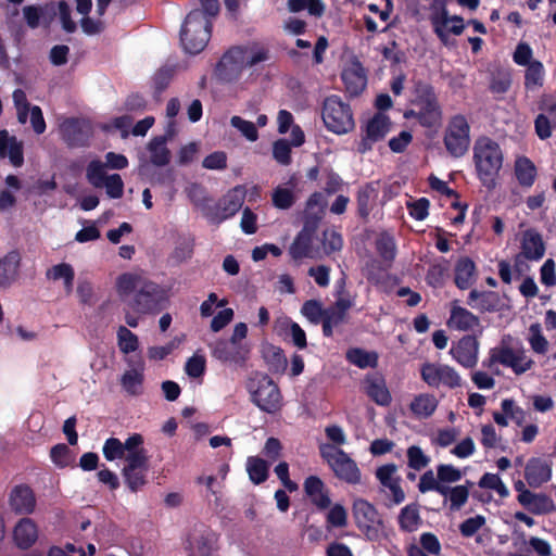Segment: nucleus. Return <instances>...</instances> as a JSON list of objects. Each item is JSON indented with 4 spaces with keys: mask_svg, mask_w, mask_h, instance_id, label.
<instances>
[{
    "mask_svg": "<svg viewBox=\"0 0 556 556\" xmlns=\"http://www.w3.org/2000/svg\"><path fill=\"white\" fill-rule=\"evenodd\" d=\"M121 296L135 293L131 306L140 314H159L168 306L169 290L137 273H124L116 280Z\"/></svg>",
    "mask_w": 556,
    "mask_h": 556,
    "instance_id": "obj_1",
    "label": "nucleus"
},
{
    "mask_svg": "<svg viewBox=\"0 0 556 556\" xmlns=\"http://www.w3.org/2000/svg\"><path fill=\"white\" fill-rule=\"evenodd\" d=\"M409 104L412 108L404 112V118L415 119L427 129H438L442 125L443 109L430 83L422 79L413 80Z\"/></svg>",
    "mask_w": 556,
    "mask_h": 556,
    "instance_id": "obj_2",
    "label": "nucleus"
},
{
    "mask_svg": "<svg viewBox=\"0 0 556 556\" xmlns=\"http://www.w3.org/2000/svg\"><path fill=\"white\" fill-rule=\"evenodd\" d=\"M472 152L477 178L486 190H494L504 162L501 146L492 138L482 136L476 140Z\"/></svg>",
    "mask_w": 556,
    "mask_h": 556,
    "instance_id": "obj_3",
    "label": "nucleus"
},
{
    "mask_svg": "<svg viewBox=\"0 0 556 556\" xmlns=\"http://www.w3.org/2000/svg\"><path fill=\"white\" fill-rule=\"evenodd\" d=\"M250 401L262 412L276 414L282 408V394L278 384L264 372L255 371L247 380Z\"/></svg>",
    "mask_w": 556,
    "mask_h": 556,
    "instance_id": "obj_4",
    "label": "nucleus"
},
{
    "mask_svg": "<svg viewBox=\"0 0 556 556\" xmlns=\"http://www.w3.org/2000/svg\"><path fill=\"white\" fill-rule=\"evenodd\" d=\"M213 23L205 18L199 9L190 11L180 29V41L184 50L189 54H198L206 47Z\"/></svg>",
    "mask_w": 556,
    "mask_h": 556,
    "instance_id": "obj_5",
    "label": "nucleus"
},
{
    "mask_svg": "<svg viewBox=\"0 0 556 556\" xmlns=\"http://www.w3.org/2000/svg\"><path fill=\"white\" fill-rule=\"evenodd\" d=\"M513 61L518 66L525 67L523 89L526 93L539 92L546 81L544 64L533 58V50L526 41H519L513 52Z\"/></svg>",
    "mask_w": 556,
    "mask_h": 556,
    "instance_id": "obj_6",
    "label": "nucleus"
},
{
    "mask_svg": "<svg viewBox=\"0 0 556 556\" xmlns=\"http://www.w3.org/2000/svg\"><path fill=\"white\" fill-rule=\"evenodd\" d=\"M326 437L332 443H321L319 452L321 457L340 479L348 481V454L339 445L345 442V435L341 427L328 426L325 429Z\"/></svg>",
    "mask_w": 556,
    "mask_h": 556,
    "instance_id": "obj_7",
    "label": "nucleus"
},
{
    "mask_svg": "<svg viewBox=\"0 0 556 556\" xmlns=\"http://www.w3.org/2000/svg\"><path fill=\"white\" fill-rule=\"evenodd\" d=\"M470 125L463 114L452 115L446 124L443 143L453 157L464 156L470 147Z\"/></svg>",
    "mask_w": 556,
    "mask_h": 556,
    "instance_id": "obj_8",
    "label": "nucleus"
},
{
    "mask_svg": "<svg viewBox=\"0 0 556 556\" xmlns=\"http://www.w3.org/2000/svg\"><path fill=\"white\" fill-rule=\"evenodd\" d=\"M495 364L511 368L516 375H521L531 369L533 361L526 355L522 349L514 350L502 341L498 346L490 350L489 357L482 363L488 368Z\"/></svg>",
    "mask_w": 556,
    "mask_h": 556,
    "instance_id": "obj_9",
    "label": "nucleus"
},
{
    "mask_svg": "<svg viewBox=\"0 0 556 556\" xmlns=\"http://www.w3.org/2000/svg\"><path fill=\"white\" fill-rule=\"evenodd\" d=\"M353 516L357 529L368 540L376 541L382 530V519L376 507L365 500L353 503Z\"/></svg>",
    "mask_w": 556,
    "mask_h": 556,
    "instance_id": "obj_10",
    "label": "nucleus"
},
{
    "mask_svg": "<svg viewBox=\"0 0 556 556\" xmlns=\"http://www.w3.org/2000/svg\"><path fill=\"white\" fill-rule=\"evenodd\" d=\"M208 346L215 359L240 368L245 367L251 354L248 343H236L229 339H218Z\"/></svg>",
    "mask_w": 556,
    "mask_h": 556,
    "instance_id": "obj_11",
    "label": "nucleus"
},
{
    "mask_svg": "<svg viewBox=\"0 0 556 556\" xmlns=\"http://www.w3.org/2000/svg\"><path fill=\"white\" fill-rule=\"evenodd\" d=\"M245 189L237 186L230 189L218 203L207 207L205 217L214 224H220L224 220L235 216L243 205Z\"/></svg>",
    "mask_w": 556,
    "mask_h": 556,
    "instance_id": "obj_12",
    "label": "nucleus"
},
{
    "mask_svg": "<svg viewBox=\"0 0 556 556\" xmlns=\"http://www.w3.org/2000/svg\"><path fill=\"white\" fill-rule=\"evenodd\" d=\"M248 50L249 48L243 46L230 47L216 64V77L225 83L237 80L245 67L244 55H247Z\"/></svg>",
    "mask_w": 556,
    "mask_h": 556,
    "instance_id": "obj_13",
    "label": "nucleus"
},
{
    "mask_svg": "<svg viewBox=\"0 0 556 556\" xmlns=\"http://www.w3.org/2000/svg\"><path fill=\"white\" fill-rule=\"evenodd\" d=\"M321 117L328 130L338 135L348 131V110L338 96L326 98L323 105Z\"/></svg>",
    "mask_w": 556,
    "mask_h": 556,
    "instance_id": "obj_14",
    "label": "nucleus"
},
{
    "mask_svg": "<svg viewBox=\"0 0 556 556\" xmlns=\"http://www.w3.org/2000/svg\"><path fill=\"white\" fill-rule=\"evenodd\" d=\"M361 390L370 401L379 406H389L392 395L387 387L384 376L379 371L367 372L361 381Z\"/></svg>",
    "mask_w": 556,
    "mask_h": 556,
    "instance_id": "obj_15",
    "label": "nucleus"
},
{
    "mask_svg": "<svg viewBox=\"0 0 556 556\" xmlns=\"http://www.w3.org/2000/svg\"><path fill=\"white\" fill-rule=\"evenodd\" d=\"M479 346L477 337L467 334L453 343L450 354L460 366L471 369L478 364Z\"/></svg>",
    "mask_w": 556,
    "mask_h": 556,
    "instance_id": "obj_16",
    "label": "nucleus"
},
{
    "mask_svg": "<svg viewBox=\"0 0 556 556\" xmlns=\"http://www.w3.org/2000/svg\"><path fill=\"white\" fill-rule=\"evenodd\" d=\"M62 134L68 147H87L92 137V127L84 119L68 118L62 124Z\"/></svg>",
    "mask_w": 556,
    "mask_h": 556,
    "instance_id": "obj_17",
    "label": "nucleus"
},
{
    "mask_svg": "<svg viewBox=\"0 0 556 556\" xmlns=\"http://www.w3.org/2000/svg\"><path fill=\"white\" fill-rule=\"evenodd\" d=\"M545 254V243L539 231L527 229L522 235L521 252L515 257V266L518 269L521 258L540 261Z\"/></svg>",
    "mask_w": 556,
    "mask_h": 556,
    "instance_id": "obj_18",
    "label": "nucleus"
},
{
    "mask_svg": "<svg viewBox=\"0 0 556 556\" xmlns=\"http://www.w3.org/2000/svg\"><path fill=\"white\" fill-rule=\"evenodd\" d=\"M553 463L546 457H531L525 467V480L531 488H540L552 479Z\"/></svg>",
    "mask_w": 556,
    "mask_h": 556,
    "instance_id": "obj_19",
    "label": "nucleus"
},
{
    "mask_svg": "<svg viewBox=\"0 0 556 556\" xmlns=\"http://www.w3.org/2000/svg\"><path fill=\"white\" fill-rule=\"evenodd\" d=\"M317 227H314V222H304L303 228L295 236L293 242L289 248V254L294 261L313 257V239Z\"/></svg>",
    "mask_w": 556,
    "mask_h": 556,
    "instance_id": "obj_20",
    "label": "nucleus"
},
{
    "mask_svg": "<svg viewBox=\"0 0 556 556\" xmlns=\"http://www.w3.org/2000/svg\"><path fill=\"white\" fill-rule=\"evenodd\" d=\"M447 326L458 331H471L480 327V318L469 309L460 306L455 300L451 304Z\"/></svg>",
    "mask_w": 556,
    "mask_h": 556,
    "instance_id": "obj_21",
    "label": "nucleus"
},
{
    "mask_svg": "<svg viewBox=\"0 0 556 556\" xmlns=\"http://www.w3.org/2000/svg\"><path fill=\"white\" fill-rule=\"evenodd\" d=\"M9 503L15 514L30 515L36 507V496L29 485L18 484L12 489Z\"/></svg>",
    "mask_w": 556,
    "mask_h": 556,
    "instance_id": "obj_22",
    "label": "nucleus"
},
{
    "mask_svg": "<svg viewBox=\"0 0 556 556\" xmlns=\"http://www.w3.org/2000/svg\"><path fill=\"white\" fill-rule=\"evenodd\" d=\"M379 197V182L371 181L359 188L356 195V213L363 223L369 220V215L377 206Z\"/></svg>",
    "mask_w": 556,
    "mask_h": 556,
    "instance_id": "obj_23",
    "label": "nucleus"
},
{
    "mask_svg": "<svg viewBox=\"0 0 556 556\" xmlns=\"http://www.w3.org/2000/svg\"><path fill=\"white\" fill-rule=\"evenodd\" d=\"M467 304L480 313H495L502 309V300L495 291L472 289L467 296Z\"/></svg>",
    "mask_w": 556,
    "mask_h": 556,
    "instance_id": "obj_24",
    "label": "nucleus"
},
{
    "mask_svg": "<svg viewBox=\"0 0 556 556\" xmlns=\"http://www.w3.org/2000/svg\"><path fill=\"white\" fill-rule=\"evenodd\" d=\"M348 313V299L340 298L334 304L326 307V313L321 321L323 334L330 338L343 321Z\"/></svg>",
    "mask_w": 556,
    "mask_h": 556,
    "instance_id": "obj_25",
    "label": "nucleus"
},
{
    "mask_svg": "<svg viewBox=\"0 0 556 556\" xmlns=\"http://www.w3.org/2000/svg\"><path fill=\"white\" fill-rule=\"evenodd\" d=\"M304 492L309 498L311 503L316 506L318 510H325L330 507V496L328 491L325 490V484L319 477H307L304 481Z\"/></svg>",
    "mask_w": 556,
    "mask_h": 556,
    "instance_id": "obj_26",
    "label": "nucleus"
},
{
    "mask_svg": "<svg viewBox=\"0 0 556 556\" xmlns=\"http://www.w3.org/2000/svg\"><path fill=\"white\" fill-rule=\"evenodd\" d=\"M432 24L434 33L443 43H446L448 33L458 36L465 28L463 17L457 15L450 17L445 9L442 11L441 16L432 18Z\"/></svg>",
    "mask_w": 556,
    "mask_h": 556,
    "instance_id": "obj_27",
    "label": "nucleus"
},
{
    "mask_svg": "<svg viewBox=\"0 0 556 556\" xmlns=\"http://www.w3.org/2000/svg\"><path fill=\"white\" fill-rule=\"evenodd\" d=\"M454 273V282L459 290H467L476 282L477 266L468 256H462L456 261Z\"/></svg>",
    "mask_w": 556,
    "mask_h": 556,
    "instance_id": "obj_28",
    "label": "nucleus"
},
{
    "mask_svg": "<svg viewBox=\"0 0 556 556\" xmlns=\"http://www.w3.org/2000/svg\"><path fill=\"white\" fill-rule=\"evenodd\" d=\"M9 157L10 163L20 167L24 163L23 144L16 137L10 136L8 130H0V157Z\"/></svg>",
    "mask_w": 556,
    "mask_h": 556,
    "instance_id": "obj_29",
    "label": "nucleus"
},
{
    "mask_svg": "<svg viewBox=\"0 0 556 556\" xmlns=\"http://www.w3.org/2000/svg\"><path fill=\"white\" fill-rule=\"evenodd\" d=\"M519 504L533 515H548L556 510L553 498L545 493H533L531 491L523 496Z\"/></svg>",
    "mask_w": 556,
    "mask_h": 556,
    "instance_id": "obj_30",
    "label": "nucleus"
},
{
    "mask_svg": "<svg viewBox=\"0 0 556 556\" xmlns=\"http://www.w3.org/2000/svg\"><path fill=\"white\" fill-rule=\"evenodd\" d=\"M13 538L18 548H29L38 538L36 523L30 518L21 519L14 528Z\"/></svg>",
    "mask_w": 556,
    "mask_h": 556,
    "instance_id": "obj_31",
    "label": "nucleus"
},
{
    "mask_svg": "<svg viewBox=\"0 0 556 556\" xmlns=\"http://www.w3.org/2000/svg\"><path fill=\"white\" fill-rule=\"evenodd\" d=\"M375 249L384 265V269H390L396 256V243L394 237L387 231L380 232L375 240Z\"/></svg>",
    "mask_w": 556,
    "mask_h": 556,
    "instance_id": "obj_32",
    "label": "nucleus"
},
{
    "mask_svg": "<svg viewBox=\"0 0 556 556\" xmlns=\"http://www.w3.org/2000/svg\"><path fill=\"white\" fill-rule=\"evenodd\" d=\"M262 356L271 374H283L288 367V359L281 348L266 344L262 349Z\"/></svg>",
    "mask_w": 556,
    "mask_h": 556,
    "instance_id": "obj_33",
    "label": "nucleus"
},
{
    "mask_svg": "<svg viewBox=\"0 0 556 556\" xmlns=\"http://www.w3.org/2000/svg\"><path fill=\"white\" fill-rule=\"evenodd\" d=\"M438 404L439 402L433 394L421 393L412 400L409 409L417 419H426L433 415Z\"/></svg>",
    "mask_w": 556,
    "mask_h": 556,
    "instance_id": "obj_34",
    "label": "nucleus"
},
{
    "mask_svg": "<svg viewBox=\"0 0 556 556\" xmlns=\"http://www.w3.org/2000/svg\"><path fill=\"white\" fill-rule=\"evenodd\" d=\"M21 262L20 253L10 251L0 260V287H9L15 279Z\"/></svg>",
    "mask_w": 556,
    "mask_h": 556,
    "instance_id": "obj_35",
    "label": "nucleus"
},
{
    "mask_svg": "<svg viewBox=\"0 0 556 556\" xmlns=\"http://www.w3.org/2000/svg\"><path fill=\"white\" fill-rule=\"evenodd\" d=\"M327 200L324 193L314 192L306 201L304 222H314V227H318L323 219Z\"/></svg>",
    "mask_w": 556,
    "mask_h": 556,
    "instance_id": "obj_36",
    "label": "nucleus"
},
{
    "mask_svg": "<svg viewBox=\"0 0 556 556\" xmlns=\"http://www.w3.org/2000/svg\"><path fill=\"white\" fill-rule=\"evenodd\" d=\"M390 117L384 113L377 112L367 123L366 135L374 141H380L390 131Z\"/></svg>",
    "mask_w": 556,
    "mask_h": 556,
    "instance_id": "obj_37",
    "label": "nucleus"
},
{
    "mask_svg": "<svg viewBox=\"0 0 556 556\" xmlns=\"http://www.w3.org/2000/svg\"><path fill=\"white\" fill-rule=\"evenodd\" d=\"M367 87V71L355 59L350 62V98L361 94Z\"/></svg>",
    "mask_w": 556,
    "mask_h": 556,
    "instance_id": "obj_38",
    "label": "nucleus"
},
{
    "mask_svg": "<svg viewBox=\"0 0 556 556\" xmlns=\"http://www.w3.org/2000/svg\"><path fill=\"white\" fill-rule=\"evenodd\" d=\"M166 139L154 137L148 143L150 162L159 167L166 166L170 162V151L166 147Z\"/></svg>",
    "mask_w": 556,
    "mask_h": 556,
    "instance_id": "obj_39",
    "label": "nucleus"
},
{
    "mask_svg": "<svg viewBox=\"0 0 556 556\" xmlns=\"http://www.w3.org/2000/svg\"><path fill=\"white\" fill-rule=\"evenodd\" d=\"M515 175L520 186L531 187L536 178V167L527 156L518 157L515 163Z\"/></svg>",
    "mask_w": 556,
    "mask_h": 556,
    "instance_id": "obj_40",
    "label": "nucleus"
},
{
    "mask_svg": "<svg viewBox=\"0 0 556 556\" xmlns=\"http://www.w3.org/2000/svg\"><path fill=\"white\" fill-rule=\"evenodd\" d=\"M247 471L254 484H261L268 478L269 464L258 456H249L247 459Z\"/></svg>",
    "mask_w": 556,
    "mask_h": 556,
    "instance_id": "obj_41",
    "label": "nucleus"
},
{
    "mask_svg": "<svg viewBox=\"0 0 556 556\" xmlns=\"http://www.w3.org/2000/svg\"><path fill=\"white\" fill-rule=\"evenodd\" d=\"M421 523L419 509L416 504L404 506L399 515V526L404 532H414Z\"/></svg>",
    "mask_w": 556,
    "mask_h": 556,
    "instance_id": "obj_42",
    "label": "nucleus"
},
{
    "mask_svg": "<svg viewBox=\"0 0 556 556\" xmlns=\"http://www.w3.org/2000/svg\"><path fill=\"white\" fill-rule=\"evenodd\" d=\"M379 355L376 351H366L359 348L350 349V364L361 369L376 368Z\"/></svg>",
    "mask_w": 556,
    "mask_h": 556,
    "instance_id": "obj_43",
    "label": "nucleus"
},
{
    "mask_svg": "<svg viewBox=\"0 0 556 556\" xmlns=\"http://www.w3.org/2000/svg\"><path fill=\"white\" fill-rule=\"evenodd\" d=\"M144 376L141 370L131 369L127 370L121 379V384L123 389L129 395H140L142 393V384H143Z\"/></svg>",
    "mask_w": 556,
    "mask_h": 556,
    "instance_id": "obj_44",
    "label": "nucleus"
},
{
    "mask_svg": "<svg viewBox=\"0 0 556 556\" xmlns=\"http://www.w3.org/2000/svg\"><path fill=\"white\" fill-rule=\"evenodd\" d=\"M470 485H471L470 481H467L466 485H456L453 488L445 485V491H444V493H441V495L444 497L448 496V498L451 501V509L458 510L468 501Z\"/></svg>",
    "mask_w": 556,
    "mask_h": 556,
    "instance_id": "obj_45",
    "label": "nucleus"
},
{
    "mask_svg": "<svg viewBox=\"0 0 556 556\" xmlns=\"http://www.w3.org/2000/svg\"><path fill=\"white\" fill-rule=\"evenodd\" d=\"M105 167V164L100 160L89 162L86 168V178L92 187L97 189L103 188V184H105V179L109 176L106 175Z\"/></svg>",
    "mask_w": 556,
    "mask_h": 556,
    "instance_id": "obj_46",
    "label": "nucleus"
},
{
    "mask_svg": "<svg viewBox=\"0 0 556 556\" xmlns=\"http://www.w3.org/2000/svg\"><path fill=\"white\" fill-rule=\"evenodd\" d=\"M326 307L318 300H307L301 307V314L313 325L321 324Z\"/></svg>",
    "mask_w": 556,
    "mask_h": 556,
    "instance_id": "obj_47",
    "label": "nucleus"
},
{
    "mask_svg": "<svg viewBox=\"0 0 556 556\" xmlns=\"http://www.w3.org/2000/svg\"><path fill=\"white\" fill-rule=\"evenodd\" d=\"M149 469H132L128 470L123 468L122 473L125 484L131 492H138L143 485L147 484V472Z\"/></svg>",
    "mask_w": 556,
    "mask_h": 556,
    "instance_id": "obj_48",
    "label": "nucleus"
},
{
    "mask_svg": "<svg viewBox=\"0 0 556 556\" xmlns=\"http://www.w3.org/2000/svg\"><path fill=\"white\" fill-rule=\"evenodd\" d=\"M118 348L124 354L137 351L139 346L138 337L125 326L117 330Z\"/></svg>",
    "mask_w": 556,
    "mask_h": 556,
    "instance_id": "obj_49",
    "label": "nucleus"
},
{
    "mask_svg": "<svg viewBox=\"0 0 556 556\" xmlns=\"http://www.w3.org/2000/svg\"><path fill=\"white\" fill-rule=\"evenodd\" d=\"M442 369V364L425 363L420 368L421 379L429 387L438 388L441 384Z\"/></svg>",
    "mask_w": 556,
    "mask_h": 556,
    "instance_id": "obj_50",
    "label": "nucleus"
},
{
    "mask_svg": "<svg viewBox=\"0 0 556 556\" xmlns=\"http://www.w3.org/2000/svg\"><path fill=\"white\" fill-rule=\"evenodd\" d=\"M273 205L279 210H289L295 202L292 190L278 186L271 194Z\"/></svg>",
    "mask_w": 556,
    "mask_h": 556,
    "instance_id": "obj_51",
    "label": "nucleus"
},
{
    "mask_svg": "<svg viewBox=\"0 0 556 556\" xmlns=\"http://www.w3.org/2000/svg\"><path fill=\"white\" fill-rule=\"evenodd\" d=\"M206 370V358L204 355L194 353L189 357L185 365L186 374L193 379L200 378L205 374Z\"/></svg>",
    "mask_w": 556,
    "mask_h": 556,
    "instance_id": "obj_52",
    "label": "nucleus"
},
{
    "mask_svg": "<svg viewBox=\"0 0 556 556\" xmlns=\"http://www.w3.org/2000/svg\"><path fill=\"white\" fill-rule=\"evenodd\" d=\"M230 125L238 129L249 141L254 142L258 139V131L254 123L236 115L230 118Z\"/></svg>",
    "mask_w": 556,
    "mask_h": 556,
    "instance_id": "obj_53",
    "label": "nucleus"
},
{
    "mask_svg": "<svg viewBox=\"0 0 556 556\" xmlns=\"http://www.w3.org/2000/svg\"><path fill=\"white\" fill-rule=\"evenodd\" d=\"M285 325L286 333L290 336L293 345L296 346L299 350H304L307 346V340L306 333L302 329V327L291 319H287L285 321Z\"/></svg>",
    "mask_w": 556,
    "mask_h": 556,
    "instance_id": "obj_54",
    "label": "nucleus"
},
{
    "mask_svg": "<svg viewBox=\"0 0 556 556\" xmlns=\"http://www.w3.org/2000/svg\"><path fill=\"white\" fill-rule=\"evenodd\" d=\"M126 465L124 468L129 471L132 469H149V457L146 448L127 453L125 455Z\"/></svg>",
    "mask_w": 556,
    "mask_h": 556,
    "instance_id": "obj_55",
    "label": "nucleus"
},
{
    "mask_svg": "<svg viewBox=\"0 0 556 556\" xmlns=\"http://www.w3.org/2000/svg\"><path fill=\"white\" fill-rule=\"evenodd\" d=\"M437 477L440 483H454L463 478V472L451 464H440L437 466Z\"/></svg>",
    "mask_w": 556,
    "mask_h": 556,
    "instance_id": "obj_56",
    "label": "nucleus"
},
{
    "mask_svg": "<svg viewBox=\"0 0 556 556\" xmlns=\"http://www.w3.org/2000/svg\"><path fill=\"white\" fill-rule=\"evenodd\" d=\"M418 490L421 493L435 491L441 495L445 491V484L440 483L438 477L434 478L432 470L426 471L419 479Z\"/></svg>",
    "mask_w": 556,
    "mask_h": 556,
    "instance_id": "obj_57",
    "label": "nucleus"
},
{
    "mask_svg": "<svg viewBox=\"0 0 556 556\" xmlns=\"http://www.w3.org/2000/svg\"><path fill=\"white\" fill-rule=\"evenodd\" d=\"M187 195L195 206L202 208L203 214L205 215V212L210 206L207 205L210 199L206 195L205 189L199 184H192L187 188Z\"/></svg>",
    "mask_w": 556,
    "mask_h": 556,
    "instance_id": "obj_58",
    "label": "nucleus"
},
{
    "mask_svg": "<svg viewBox=\"0 0 556 556\" xmlns=\"http://www.w3.org/2000/svg\"><path fill=\"white\" fill-rule=\"evenodd\" d=\"M273 156L281 165H289L291 159V144L287 139H278L273 144Z\"/></svg>",
    "mask_w": 556,
    "mask_h": 556,
    "instance_id": "obj_59",
    "label": "nucleus"
},
{
    "mask_svg": "<svg viewBox=\"0 0 556 556\" xmlns=\"http://www.w3.org/2000/svg\"><path fill=\"white\" fill-rule=\"evenodd\" d=\"M103 455L106 460L113 462L115 459H119L125 457V451L123 447V443L117 438H109L104 442L102 448Z\"/></svg>",
    "mask_w": 556,
    "mask_h": 556,
    "instance_id": "obj_60",
    "label": "nucleus"
},
{
    "mask_svg": "<svg viewBox=\"0 0 556 556\" xmlns=\"http://www.w3.org/2000/svg\"><path fill=\"white\" fill-rule=\"evenodd\" d=\"M381 54L384 60L391 63V66L404 63L406 61V54L403 50L399 49V45L395 40H392L381 49Z\"/></svg>",
    "mask_w": 556,
    "mask_h": 556,
    "instance_id": "obj_61",
    "label": "nucleus"
},
{
    "mask_svg": "<svg viewBox=\"0 0 556 556\" xmlns=\"http://www.w3.org/2000/svg\"><path fill=\"white\" fill-rule=\"evenodd\" d=\"M105 192L111 199H121L124 194V181L119 174L109 175L103 184Z\"/></svg>",
    "mask_w": 556,
    "mask_h": 556,
    "instance_id": "obj_62",
    "label": "nucleus"
},
{
    "mask_svg": "<svg viewBox=\"0 0 556 556\" xmlns=\"http://www.w3.org/2000/svg\"><path fill=\"white\" fill-rule=\"evenodd\" d=\"M485 525V517L477 515L467 518L459 525V532L464 538L473 536Z\"/></svg>",
    "mask_w": 556,
    "mask_h": 556,
    "instance_id": "obj_63",
    "label": "nucleus"
},
{
    "mask_svg": "<svg viewBox=\"0 0 556 556\" xmlns=\"http://www.w3.org/2000/svg\"><path fill=\"white\" fill-rule=\"evenodd\" d=\"M407 458L408 466L414 470H421L430 462L429 457L417 445H412L407 448Z\"/></svg>",
    "mask_w": 556,
    "mask_h": 556,
    "instance_id": "obj_64",
    "label": "nucleus"
}]
</instances>
